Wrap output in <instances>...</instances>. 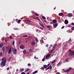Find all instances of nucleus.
<instances>
[{
	"label": "nucleus",
	"mask_w": 74,
	"mask_h": 74,
	"mask_svg": "<svg viewBox=\"0 0 74 74\" xmlns=\"http://www.w3.org/2000/svg\"><path fill=\"white\" fill-rule=\"evenodd\" d=\"M2 39L3 40H4V37H3L2 38Z\"/></svg>",
	"instance_id": "56"
},
{
	"label": "nucleus",
	"mask_w": 74,
	"mask_h": 74,
	"mask_svg": "<svg viewBox=\"0 0 74 74\" xmlns=\"http://www.w3.org/2000/svg\"><path fill=\"white\" fill-rule=\"evenodd\" d=\"M10 39H11L12 40V36L10 35Z\"/></svg>",
	"instance_id": "28"
},
{
	"label": "nucleus",
	"mask_w": 74,
	"mask_h": 74,
	"mask_svg": "<svg viewBox=\"0 0 74 74\" xmlns=\"http://www.w3.org/2000/svg\"><path fill=\"white\" fill-rule=\"evenodd\" d=\"M55 48V46H54L53 47V48Z\"/></svg>",
	"instance_id": "59"
},
{
	"label": "nucleus",
	"mask_w": 74,
	"mask_h": 74,
	"mask_svg": "<svg viewBox=\"0 0 74 74\" xmlns=\"http://www.w3.org/2000/svg\"><path fill=\"white\" fill-rule=\"evenodd\" d=\"M71 67H70L68 69H66L64 71V73H69V72H70V71H71Z\"/></svg>",
	"instance_id": "3"
},
{
	"label": "nucleus",
	"mask_w": 74,
	"mask_h": 74,
	"mask_svg": "<svg viewBox=\"0 0 74 74\" xmlns=\"http://www.w3.org/2000/svg\"><path fill=\"white\" fill-rule=\"evenodd\" d=\"M2 61L0 64V66L1 67H3V66H5L7 60L6 58H3L2 59Z\"/></svg>",
	"instance_id": "1"
},
{
	"label": "nucleus",
	"mask_w": 74,
	"mask_h": 74,
	"mask_svg": "<svg viewBox=\"0 0 74 74\" xmlns=\"http://www.w3.org/2000/svg\"><path fill=\"white\" fill-rule=\"evenodd\" d=\"M44 22L45 23H47V21L46 20H44Z\"/></svg>",
	"instance_id": "60"
},
{
	"label": "nucleus",
	"mask_w": 74,
	"mask_h": 74,
	"mask_svg": "<svg viewBox=\"0 0 74 74\" xmlns=\"http://www.w3.org/2000/svg\"><path fill=\"white\" fill-rule=\"evenodd\" d=\"M59 16H61L63 15V13H59Z\"/></svg>",
	"instance_id": "15"
},
{
	"label": "nucleus",
	"mask_w": 74,
	"mask_h": 74,
	"mask_svg": "<svg viewBox=\"0 0 74 74\" xmlns=\"http://www.w3.org/2000/svg\"><path fill=\"white\" fill-rule=\"evenodd\" d=\"M56 46H57V44H55L54 45V46H55V47H56Z\"/></svg>",
	"instance_id": "53"
},
{
	"label": "nucleus",
	"mask_w": 74,
	"mask_h": 74,
	"mask_svg": "<svg viewBox=\"0 0 74 74\" xmlns=\"http://www.w3.org/2000/svg\"><path fill=\"white\" fill-rule=\"evenodd\" d=\"M50 24H51L52 25V22H51L50 23Z\"/></svg>",
	"instance_id": "64"
},
{
	"label": "nucleus",
	"mask_w": 74,
	"mask_h": 74,
	"mask_svg": "<svg viewBox=\"0 0 74 74\" xmlns=\"http://www.w3.org/2000/svg\"><path fill=\"white\" fill-rule=\"evenodd\" d=\"M71 25H68V27H71Z\"/></svg>",
	"instance_id": "48"
},
{
	"label": "nucleus",
	"mask_w": 74,
	"mask_h": 74,
	"mask_svg": "<svg viewBox=\"0 0 74 74\" xmlns=\"http://www.w3.org/2000/svg\"><path fill=\"white\" fill-rule=\"evenodd\" d=\"M12 49L13 54L14 55H16L17 53V49H14V47H12Z\"/></svg>",
	"instance_id": "2"
},
{
	"label": "nucleus",
	"mask_w": 74,
	"mask_h": 74,
	"mask_svg": "<svg viewBox=\"0 0 74 74\" xmlns=\"http://www.w3.org/2000/svg\"><path fill=\"white\" fill-rule=\"evenodd\" d=\"M6 69L7 70H10V67H8Z\"/></svg>",
	"instance_id": "39"
},
{
	"label": "nucleus",
	"mask_w": 74,
	"mask_h": 74,
	"mask_svg": "<svg viewBox=\"0 0 74 74\" xmlns=\"http://www.w3.org/2000/svg\"><path fill=\"white\" fill-rule=\"evenodd\" d=\"M69 61V59H67L66 60V62H67Z\"/></svg>",
	"instance_id": "36"
},
{
	"label": "nucleus",
	"mask_w": 74,
	"mask_h": 74,
	"mask_svg": "<svg viewBox=\"0 0 74 74\" xmlns=\"http://www.w3.org/2000/svg\"><path fill=\"white\" fill-rule=\"evenodd\" d=\"M70 42H71V38H70L69 40V42L70 44H71L70 43Z\"/></svg>",
	"instance_id": "32"
},
{
	"label": "nucleus",
	"mask_w": 74,
	"mask_h": 74,
	"mask_svg": "<svg viewBox=\"0 0 74 74\" xmlns=\"http://www.w3.org/2000/svg\"><path fill=\"white\" fill-rule=\"evenodd\" d=\"M35 15L36 16H38V14L37 13H36L35 14Z\"/></svg>",
	"instance_id": "43"
},
{
	"label": "nucleus",
	"mask_w": 74,
	"mask_h": 74,
	"mask_svg": "<svg viewBox=\"0 0 74 74\" xmlns=\"http://www.w3.org/2000/svg\"><path fill=\"white\" fill-rule=\"evenodd\" d=\"M49 67H47V70H48V69H49Z\"/></svg>",
	"instance_id": "55"
},
{
	"label": "nucleus",
	"mask_w": 74,
	"mask_h": 74,
	"mask_svg": "<svg viewBox=\"0 0 74 74\" xmlns=\"http://www.w3.org/2000/svg\"><path fill=\"white\" fill-rule=\"evenodd\" d=\"M36 32L38 33H41V31L38 29L36 30Z\"/></svg>",
	"instance_id": "17"
},
{
	"label": "nucleus",
	"mask_w": 74,
	"mask_h": 74,
	"mask_svg": "<svg viewBox=\"0 0 74 74\" xmlns=\"http://www.w3.org/2000/svg\"><path fill=\"white\" fill-rule=\"evenodd\" d=\"M64 23L65 25H67V24L69 23V21H68L67 20H66L65 21Z\"/></svg>",
	"instance_id": "6"
},
{
	"label": "nucleus",
	"mask_w": 74,
	"mask_h": 74,
	"mask_svg": "<svg viewBox=\"0 0 74 74\" xmlns=\"http://www.w3.org/2000/svg\"><path fill=\"white\" fill-rule=\"evenodd\" d=\"M36 41L37 42H38V39H36Z\"/></svg>",
	"instance_id": "47"
},
{
	"label": "nucleus",
	"mask_w": 74,
	"mask_h": 74,
	"mask_svg": "<svg viewBox=\"0 0 74 74\" xmlns=\"http://www.w3.org/2000/svg\"><path fill=\"white\" fill-rule=\"evenodd\" d=\"M5 47H4V46L2 47V50L3 51H5Z\"/></svg>",
	"instance_id": "16"
},
{
	"label": "nucleus",
	"mask_w": 74,
	"mask_h": 74,
	"mask_svg": "<svg viewBox=\"0 0 74 74\" xmlns=\"http://www.w3.org/2000/svg\"><path fill=\"white\" fill-rule=\"evenodd\" d=\"M55 64H52L53 67V66H55Z\"/></svg>",
	"instance_id": "51"
},
{
	"label": "nucleus",
	"mask_w": 74,
	"mask_h": 74,
	"mask_svg": "<svg viewBox=\"0 0 74 74\" xmlns=\"http://www.w3.org/2000/svg\"><path fill=\"white\" fill-rule=\"evenodd\" d=\"M37 72H38V71H35L33 73V74H36V73H37Z\"/></svg>",
	"instance_id": "24"
},
{
	"label": "nucleus",
	"mask_w": 74,
	"mask_h": 74,
	"mask_svg": "<svg viewBox=\"0 0 74 74\" xmlns=\"http://www.w3.org/2000/svg\"><path fill=\"white\" fill-rule=\"evenodd\" d=\"M21 20H19L18 21H17V23H21Z\"/></svg>",
	"instance_id": "25"
},
{
	"label": "nucleus",
	"mask_w": 74,
	"mask_h": 74,
	"mask_svg": "<svg viewBox=\"0 0 74 74\" xmlns=\"http://www.w3.org/2000/svg\"><path fill=\"white\" fill-rule=\"evenodd\" d=\"M34 59H38V58H37L36 57V56H35V57L34 58Z\"/></svg>",
	"instance_id": "50"
},
{
	"label": "nucleus",
	"mask_w": 74,
	"mask_h": 74,
	"mask_svg": "<svg viewBox=\"0 0 74 74\" xmlns=\"http://www.w3.org/2000/svg\"><path fill=\"white\" fill-rule=\"evenodd\" d=\"M39 24L40 26H42V27H43V28H44V25H42V23H39Z\"/></svg>",
	"instance_id": "12"
},
{
	"label": "nucleus",
	"mask_w": 74,
	"mask_h": 74,
	"mask_svg": "<svg viewBox=\"0 0 74 74\" xmlns=\"http://www.w3.org/2000/svg\"><path fill=\"white\" fill-rule=\"evenodd\" d=\"M60 64H61V63L59 62L57 64V66H58L59 65H60Z\"/></svg>",
	"instance_id": "33"
},
{
	"label": "nucleus",
	"mask_w": 74,
	"mask_h": 74,
	"mask_svg": "<svg viewBox=\"0 0 74 74\" xmlns=\"http://www.w3.org/2000/svg\"><path fill=\"white\" fill-rule=\"evenodd\" d=\"M43 67L45 69H47V65H44L43 66Z\"/></svg>",
	"instance_id": "19"
},
{
	"label": "nucleus",
	"mask_w": 74,
	"mask_h": 74,
	"mask_svg": "<svg viewBox=\"0 0 74 74\" xmlns=\"http://www.w3.org/2000/svg\"><path fill=\"white\" fill-rule=\"evenodd\" d=\"M25 48V46L23 45H21L20 47V49H23Z\"/></svg>",
	"instance_id": "4"
},
{
	"label": "nucleus",
	"mask_w": 74,
	"mask_h": 74,
	"mask_svg": "<svg viewBox=\"0 0 74 74\" xmlns=\"http://www.w3.org/2000/svg\"><path fill=\"white\" fill-rule=\"evenodd\" d=\"M4 45V43H2L0 44V48H2Z\"/></svg>",
	"instance_id": "9"
},
{
	"label": "nucleus",
	"mask_w": 74,
	"mask_h": 74,
	"mask_svg": "<svg viewBox=\"0 0 74 74\" xmlns=\"http://www.w3.org/2000/svg\"><path fill=\"white\" fill-rule=\"evenodd\" d=\"M53 49H52L51 50H50V51L49 52V53H51V52H52V51H53Z\"/></svg>",
	"instance_id": "27"
},
{
	"label": "nucleus",
	"mask_w": 74,
	"mask_h": 74,
	"mask_svg": "<svg viewBox=\"0 0 74 74\" xmlns=\"http://www.w3.org/2000/svg\"><path fill=\"white\" fill-rule=\"evenodd\" d=\"M23 70H24V69L22 68L21 70V72H22V71H23Z\"/></svg>",
	"instance_id": "30"
},
{
	"label": "nucleus",
	"mask_w": 74,
	"mask_h": 74,
	"mask_svg": "<svg viewBox=\"0 0 74 74\" xmlns=\"http://www.w3.org/2000/svg\"><path fill=\"white\" fill-rule=\"evenodd\" d=\"M49 45H46V47H48Z\"/></svg>",
	"instance_id": "49"
},
{
	"label": "nucleus",
	"mask_w": 74,
	"mask_h": 74,
	"mask_svg": "<svg viewBox=\"0 0 74 74\" xmlns=\"http://www.w3.org/2000/svg\"><path fill=\"white\" fill-rule=\"evenodd\" d=\"M47 28H49V29L50 28V26L49 25H48L47 26Z\"/></svg>",
	"instance_id": "34"
},
{
	"label": "nucleus",
	"mask_w": 74,
	"mask_h": 74,
	"mask_svg": "<svg viewBox=\"0 0 74 74\" xmlns=\"http://www.w3.org/2000/svg\"><path fill=\"white\" fill-rule=\"evenodd\" d=\"M53 27H56L58 26V23H56L55 24H53Z\"/></svg>",
	"instance_id": "7"
},
{
	"label": "nucleus",
	"mask_w": 74,
	"mask_h": 74,
	"mask_svg": "<svg viewBox=\"0 0 74 74\" xmlns=\"http://www.w3.org/2000/svg\"><path fill=\"white\" fill-rule=\"evenodd\" d=\"M55 9H56V7L54 8L53 9V10H55Z\"/></svg>",
	"instance_id": "63"
},
{
	"label": "nucleus",
	"mask_w": 74,
	"mask_h": 74,
	"mask_svg": "<svg viewBox=\"0 0 74 74\" xmlns=\"http://www.w3.org/2000/svg\"><path fill=\"white\" fill-rule=\"evenodd\" d=\"M24 37H27V35H24L23 36Z\"/></svg>",
	"instance_id": "31"
},
{
	"label": "nucleus",
	"mask_w": 74,
	"mask_h": 74,
	"mask_svg": "<svg viewBox=\"0 0 74 74\" xmlns=\"http://www.w3.org/2000/svg\"><path fill=\"white\" fill-rule=\"evenodd\" d=\"M23 53L25 55L26 53V49L24 50L23 52Z\"/></svg>",
	"instance_id": "13"
},
{
	"label": "nucleus",
	"mask_w": 74,
	"mask_h": 74,
	"mask_svg": "<svg viewBox=\"0 0 74 74\" xmlns=\"http://www.w3.org/2000/svg\"><path fill=\"white\" fill-rule=\"evenodd\" d=\"M14 44H15V41H14V40H13V42H12L13 45H14Z\"/></svg>",
	"instance_id": "29"
},
{
	"label": "nucleus",
	"mask_w": 74,
	"mask_h": 74,
	"mask_svg": "<svg viewBox=\"0 0 74 74\" xmlns=\"http://www.w3.org/2000/svg\"><path fill=\"white\" fill-rule=\"evenodd\" d=\"M12 57H10V58H9V59H11V58H12Z\"/></svg>",
	"instance_id": "58"
},
{
	"label": "nucleus",
	"mask_w": 74,
	"mask_h": 74,
	"mask_svg": "<svg viewBox=\"0 0 74 74\" xmlns=\"http://www.w3.org/2000/svg\"><path fill=\"white\" fill-rule=\"evenodd\" d=\"M26 21L28 22H31V21H30V19L27 20Z\"/></svg>",
	"instance_id": "26"
},
{
	"label": "nucleus",
	"mask_w": 74,
	"mask_h": 74,
	"mask_svg": "<svg viewBox=\"0 0 74 74\" xmlns=\"http://www.w3.org/2000/svg\"><path fill=\"white\" fill-rule=\"evenodd\" d=\"M49 58L48 57L47 55L46 56V57H45V59H48V58Z\"/></svg>",
	"instance_id": "38"
},
{
	"label": "nucleus",
	"mask_w": 74,
	"mask_h": 74,
	"mask_svg": "<svg viewBox=\"0 0 74 74\" xmlns=\"http://www.w3.org/2000/svg\"><path fill=\"white\" fill-rule=\"evenodd\" d=\"M64 26L62 27L61 29H63V28H64Z\"/></svg>",
	"instance_id": "57"
},
{
	"label": "nucleus",
	"mask_w": 74,
	"mask_h": 74,
	"mask_svg": "<svg viewBox=\"0 0 74 74\" xmlns=\"http://www.w3.org/2000/svg\"><path fill=\"white\" fill-rule=\"evenodd\" d=\"M49 65H50V64H49L47 65V67L49 66Z\"/></svg>",
	"instance_id": "52"
},
{
	"label": "nucleus",
	"mask_w": 74,
	"mask_h": 74,
	"mask_svg": "<svg viewBox=\"0 0 74 74\" xmlns=\"http://www.w3.org/2000/svg\"><path fill=\"white\" fill-rule=\"evenodd\" d=\"M12 51V49H11V48H10V49L9 50V51L8 53H9V54H10L11 53V51Z\"/></svg>",
	"instance_id": "10"
},
{
	"label": "nucleus",
	"mask_w": 74,
	"mask_h": 74,
	"mask_svg": "<svg viewBox=\"0 0 74 74\" xmlns=\"http://www.w3.org/2000/svg\"><path fill=\"white\" fill-rule=\"evenodd\" d=\"M3 55V53L1 52H0V57H1Z\"/></svg>",
	"instance_id": "22"
},
{
	"label": "nucleus",
	"mask_w": 74,
	"mask_h": 74,
	"mask_svg": "<svg viewBox=\"0 0 74 74\" xmlns=\"http://www.w3.org/2000/svg\"><path fill=\"white\" fill-rule=\"evenodd\" d=\"M40 69L41 70H43V69H44V68L42 67L41 68H40Z\"/></svg>",
	"instance_id": "44"
},
{
	"label": "nucleus",
	"mask_w": 74,
	"mask_h": 74,
	"mask_svg": "<svg viewBox=\"0 0 74 74\" xmlns=\"http://www.w3.org/2000/svg\"><path fill=\"white\" fill-rule=\"evenodd\" d=\"M71 30H74V27H73L72 28Z\"/></svg>",
	"instance_id": "37"
},
{
	"label": "nucleus",
	"mask_w": 74,
	"mask_h": 74,
	"mask_svg": "<svg viewBox=\"0 0 74 74\" xmlns=\"http://www.w3.org/2000/svg\"><path fill=\"white\" fill-rule=\"evenodd\" d=\"M10 59H9V60H8V62H10Z\"/></svg>",
	"instance_id": "61"
},
{
	"label": "nucleus",
	"mask_w": 74,
	"mask_h": 74,
	"mask_svg": "<svg viewBox=\"0 0 74 74\" xmlns=\"http://www.w3.org/2000/svg\"><path fill=\"white\" fill-rule=\"evenodd\" d=\"M40 41L41 42H43V40H40Z\"/></svg>",
	"instance_id": "46"
},
{
	"label": "nucleus",
	"mask_w": 74,
	"mask_h": 74,
	"mask_svg": "<svg viewBox=\"0 0 74 74\" xmlns=\"http://www.w3.org/2000/svg\"><path fill=\"white\" fill-rule=\"evenodd\" d=\"M57 22V21H56V19H55V20H53L52 21V23H53V24L55 23H56Z\"/></svg>",
	"instance_id": "8"
},
{
	"label": "nucleus",
	"mask_w": 74,
	"mask_h": 74,
	"mask_svg": "<svg viewBox=\"0 0 74 74\" xmlns=\"http://www.w3.org/2000/svg\"><path fill=\"white\" fill-rule=\"evenodd\" d=\"M32 44L33 46H34L35 44H36V42H32Z\"/></svg>",
	"instance_id": "14"
},
{
	"label": "nucleus",
	"mask_w": 74,
	"mask_h": 74,
	"mask_svg": "<svg viewBox=\"0 0 74 74\" xmlns=\"http://www.w3.org/2000/svg\"><path fill=\"white\" fill-rule=\"evenodd\" d=\"M42 18L43 19H44V20L46 19V18H45V17H44V16H42Z\"/></svg>",
	"instance_id": "23"
},
{
	"label": "nucleus",
	"mask_w": 74,
	"mask_h": 74,
	"mask_svg": "<svg viewBox=\"0 0 74 74\" xmlns=\"http://www.w3.org/2000/svg\"><path fill=\"white\" fill-rule=\"evenodd\" d=\"M29 70H30V69H27L26 70V71H29Z\"/></svg>",
	"instance_id": "42"
},
{
	"label": "nucleus",
	"mask_w": 74,
	"mask_h": 74,
	"mask_svg": "<svg viewBox=\"0 0 74 74\" xmlns=\"http://www.w3.org/2000/svg\"><path fill=\"white\" fill-rule=\"evenodd\" d=\"M5 42H7V39L5 40Z\"/></svg>",
	"instance_id": "54"
},
{
	"label": "nucleus",
	"mask_w": 74,
	"mask_h": 74,
	"mask_svg": "<svg viewBox=\"0 0 74 74\" xmlns=\"http://www.w3.org/2000/svg\"><path fill=\"white\" fill-rule=\"evenodd\" d=\"M67 16H68L69 17H72V16H73V14L71 13H69L67 14Z\"/></svg>",
	"instance_id": "5"
},
{
	"label": "nucleus",
	"mask_w": 74,
	"mask_h": 74,
	"mask_svg": "<svg viewBox=\"0 0 74 74\" xmlns=\"http://www.w3.org/2000/svg\"><path fill=\"white\" fill-rule=\"evenodd\" d=\"M14 29V30H19V29L18 28H13Z\"/></svg>",
	"instance_id": "35"
},
{
	"label": "nucleus",
	"mask_w": 74,
	"mask_h": 74,
	"mask_svg": "<svg viewBox=\"0 0 74 74\" xmlns=\"http://www.w3.org/2000/svg\"><path fill=\"white\" fill-rule=\"evenodd\" d=\"M46 56H47L49 58V57L51 56V53L48 54Z\"/></svg>",
	"instance_id": "20"
},
{
	"label": "nucleus",
	"mask_w": 74,
	"mask_h": 74,
	"mask_svg": "<svg viewBox=\"0 0 74 74\" xmlns=\"http://www.w3.org/2000/svg\"><path fill=\"white\" fill-rule=\"evenodd\" d=\"M71 25H74V23H72L71 24Z\"/></svg>",
	"instance_id": "45"
},
{
	"label": "nucleus",
	"mask_w": 74,
	"mask_h": 74,
	"mask_svg": "<svg viewBox=\"0 0 74 74\" xmlns=\"http://www.w3.org/2000/svg\"><path fill=\"white\" fill-rule=\"evenodd\" d=\"M57 74H60V73H58Z\"/></svg>",
	"instance_id": "62"
},
{
	"label": "nucleus",
	"mask_w": 74,
	"mask_h": 74,
	"mask_svg": "<svg viewBox=\"0 0 74 74\" xmlns=\"http://www.w3.org/2000/svg\"><path fill=\"white\" fill-rule=\"evenodd\" d=\"M45 56L44 58L42 60V62H44V61H45Z\"/></svg>",
	"instance_id": "21"
},
{
	"label": "nucleus",
	"mask_w": 74,
	"mask_h": 74,
	"mask_svg": "<svg viewBox=\"0 0 74 74\" xmlns=\"http://www.w3.org/2000/svg\"><path fill=\"white\" fill-rule=\"evenodd\" d=\"M55 62H56V60H53L51 62V64H53V63H55Z\"/></svg>",
	"instance_id": "18"
},
{
	"label": "nucleus",
	"mask_w": 74,
	"mask_h": 74,
	"mask_svg": "<svg viewBox=\"0 0 74 74\" xmlns=\"http://www.w3.org/2000/svg\"><path fill=\"white\" fill-rule=\"evenodd\" d=\"M28 66H31V64H27Z\"/></svg>",
	"instance_id": "40"
},
{
	"label": "nucleus",
	"mask_w": 74,
	"mask_h": 74,
	"mask_svg": "<svg viewBox=\"0 0 74 74\" xmlns=\"http://www.w3.org/2000/svg\"><path fill=\"white\" fill-rule=\"evenodd\" d=\"M49 69L50 70H51L52 68V64H50V66H49Z\"/></svg>",
	"instance_id": "11"
},
{
	"label": "nucleus",
	"mask_w": 74,
	"mask_h": 74,
	"mask_svg": "<svg viewBox=\"0 0 74 74\" xmlns=\"http://www.w3.org/2000/svg\"><path fill=\"white\" fill-rule=\"evenodd\" d=\"M21 74H26V73L24 72H22Z\"/></svg>",
	"instance_id": "41"
}]
</instances>
